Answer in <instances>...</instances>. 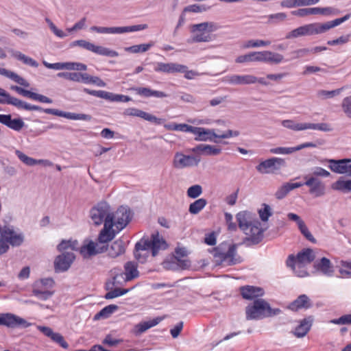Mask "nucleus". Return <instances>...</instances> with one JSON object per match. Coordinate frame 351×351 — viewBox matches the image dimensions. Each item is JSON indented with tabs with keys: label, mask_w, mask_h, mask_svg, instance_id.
Instances as JSON below:
<instances>
[{
	"label": "nucleus",
	"mask_w": 351,
	"mask_h": 351,
	"mask_svg": "<svg viewBox=\"0 0 351 351\" xmlns=\"http://www.w3.org/2000/svg\"><path fill=\"white\" fill-rule=\"evenodd\" d=\"M239 228L246 235L248 241L253 244H258L263 238L265 228L255 215L248 211H241L237 215Z\"/></svg>",
	"instance_id": "nucleus-1"
},
{
	"label": "nucleus",
	"mask_w": 351,
	"mask_h": 351,
	"mask_svg": "<svg viewBox=\"0 0 351 351\" xmlns=\"http://www.w3.org/2000/svg\"><path fill=\"white\" fill-rule=\"evenodd\" d=\"M237 245L223 242L213 248L210 252L213 254L216 265L231 266L242 263V258L238 254Z\"/></svg>",
	"instance_id": "nucleus-2"
},
{
	"label": "nucleus",
	"mask_w": 351,
	"mask_h": 351,
	"mask_svg": "<svg viewBox=\"0 0 351 351\" xmlns=\"http://www.w3.org/2000/svg\"><path fill=\"white\" fill-rule=\"evenodd\" d=\"M110 243V234L106 230H101L96 242L86 239L80 248V253L84 258H88L108 250Z\"/></svg>",
	"instance_id": "nucleus-3"
},
{
	"label": "nucleus",
	"mask_w": 351,
	"mask_h": 351,
	"mask_svg": "<svg viewBox=\"0 0 351 351\" xmlns=\"http://www.w3.org/2000/svg\"><path fill=\"white\" fill-rule=\"evenodd\" d=\"M220 25L214 21H205L191 25L190 31L191 36L188 43H208L213 40L212 33L219 29Z\"/></svg>",
	"instance_id": "nucleus-4"
},
{
	"label": "nucleus",
	"mask_w": 351,
	"mask_h": 351,
	"mask_svg": "<svg viewBox=\"0 0 351 351\" xmlns=\"http://www.w3.org/2000/svg\"><path fill=\"white\" fill-rule=\"evenodd\" d=\"M281 313L280 308H272L269 304L263 299H256L253 304L246 307L245 314L247 320L261 319Z\"/></svg>",
	"instance_id": "nucleus-5"
},
{
	"label": "nucleus",
	"mask_w": 351,
	"mask_h": 351,
	"mask_svg": "<svg viewBox=\"0 0 351 351\" xmlns=\"http://www.w3.org/2000/svg\"><path fill=\"white\" fill-rule=\"evenodd\" d=\"M235 61L237 63L259 62L278 64L284 62V56L271 51H253L238 56Z\"/></svg>",
	"instance_id": "nucleus-6"
},
{
	"label": "nucleus",
	"mask_w": 351,
	"mask_h": 351,
	"mask_svg": "<svg viewBox=\"0 0 351 351\" xmlns=\"http://www.w3.org/2000/svg\"><path fill=\"white\" fill-rule=\"evenodd\" d=\"M133 213L128 206H121L111 214V241L131 221Z\"/></svg>",
	"instance_id": "nucleus-7"
},
{
	"label": "nucleus",
	"mask_w": 351,
	"mask_h": 351,
	"mask_svg": "<svg viewBox=\"0 0 351 351\" xmlns=\"http://www.w3.org/2000/svg\"><path fill=\"white\" fill-rule=\"evenodd\" d=\"M89 217L95 226L104 223L102 230H106V234H110V206L106 201H101L91 208Z\"/></svg>",
	"instance_id": "nucleus-8"
},
{
	"label": "nucleus",
	"mask_w": 351,
	"mask_h": 351,
	"mask_svg": "<svg viewBox=\"0 0 351 351\" xmlns=\"http://www.w3.org/2000/svg\"><path fill=\"white\" fill-rule=\"evenodd\" d=\"M53 285L54 281L51 278L38 280L32 285V293L40 300H47L53 294L51 290Z\"/></svg>",
	"instance_id": "nucleus-9"
},
{
	"label": "nucleus",
	"mask_w": 351,
	"mask_h": 351,
	"mask_svg": "<svg viewBox=\"0 0 351 351\" xmlns=\"http://www.w3.org/2000/svg\"><path fill=\"white\" fill-rule=\"evenodd\" d=\"M27 110H42L47 114L64 117L71 120L90 121L91 119V117L88 114L64 112L54 108L43 109L40 106L31 105L29 104H27Z\"/></svg>",
	"instance_id": "nucleus-10"
},
{
	"label": "nucleus",
	"mask_w": 351,
	"mask_h": 351,
	"mask_svg": "<svg viewBox=\"0 0 351 351\" xmlns=\"http://www.w3.org/2000/svg\"><path fill=\"white\" fill-rule=\"evenodd\" d=\"M147 243V247L151 250L152 255L156 256L160 251L165 250L169 247V244L158 231L152 233L150 237H143Z\"/></svg>",
	"instance_id": "nucleus-11"
},
{
	"label": "nucleus",
	"mask_w": 351,
	"mask_h": 351,
	"mask_svg": "<svg viewBox=\"0 0 351 351\" xmlns=\"http://www.w3.org/2000/svg\"><path fill=\"white\" fill-rule=\"evenodd\" d=\"M285 166L283 158L273 157L261 162L256 167V170L262 174L273 173Z\"/></svg>",
	"instance_id": "nucleus-12"
},
{
	"label": "nucleus",
	"mask_w": 351,
	"mask_h": 351,
	"mask_svg": "<svg viewBox=\"0 0 351 351\" xmlns=\"http://www.w3.org/2000/svg\"><path fill=\"white\" fill-rule=\"evenodd\" d=\"M200 160L192 155H185L182 152H178L173 159V166L178 169L197 166Z\"/></svg>",
	"instance_id": "nucleus-13"
},
{
	"label": "nucleus",
	"mask_w": 351,
	"mask_h": 351,
	"mask_svg": "<svg viewBox=\"0 0 351 351\" xmlns=\"http://www.w3.org/2000/svg\"><path fill=\"white\" fill-rule=\"evenodd\" d=\"M1 236L8 245L13 247L21 245L24 241V235L20 231L14 230L13 227L4 226L1 228Z\"/></svg>",
	"instance_id": "nucleus-14"
},
{
	"label": "nucleus",
	"mask_w": 351,
	"mask_h": 351,
	"mask_svg": "<svg viewBox=\"0 0 351 351\" xmlns=\"http://www.w3.org/2000/svg\"><path fill=\"white\" fill-rule=\"evenodd\" d=\"M45 21L49 25V29L53 33V34L59 38H66L69 34L82 29L86 25V18H82L78 22L75 23L71 27H69L66 29V32L58 28L56 25L48 18L45 19Z\"/></svg>",
	"instance_id": "nucleus-15"
},
{
	"label": "nucleus",
	"mask_w": 351,
	"mask_h": 351,
	"mask_svg": "<svg viewBox=\"0 0 351 351\" xmlns=\"http://www.w3.org/2000/svg\"><path fill=\"white\" fill-rule=\"evenodd\" d=\"M137 264L134 262H128L124 265L125 271L120 275H117L113 278L112 284L115 285L119 282V279H122L124 282L130 281L134 278H136L139 272L137 269Z\"/></svg>",
	"instance_id": "nucleus-16"
},
{
	"label": "nucleus",
	"mask_w": 351,
	"mask_h": 351,
	"mask_svg": "<svg viewBox=\"0 0 351 351\" xmlns=\"http://www.w3.org/2000/svg\"><path fill=\"white\" fill-rule=\"evenodd\" d=\"M31 325L32 324L27 322L25 319L12 313H1V326H5L9 328H15L17 326L27 328Z\"/></svg>",
	"instance_id": "nucleus-17"
},
{
	"label": "nucleus",
	"mask_w": 351,
	"mask_h": 351,
	"mask_svg": "<svg viewBox=\"0 0 351 351\" xmlns=\"http://www.w3.org/2000/svg\"><path fill=\"white\" fill-rule=\"evenodd\" d=\"M43 64L47 69L54 70L86 71L87 69L86 64L75 62L49 63L43 60Z\"/></svg>",
	"instance_id": "nucleus-18"
},
{
	"label": "nucleus",
	"mask_w": 351,
	"mask_h": 351,
	"mask_svg": "<svg viewBox=\"0 0 351 351\" xmlns=\"http://www.w3.org/2000/svg\"><path fill=\"white\" fill-rule=\"evenodd\" d=\"M328 167L336 173L349 176L351 174V159L328 160Z\"/></svg>",
	"instance_id": "nucleus-19"
},
{
	"label": "nucleus",
	"mask_w": 351,
	"mask_h": 351,
	"mask_svg": "<svg viewBox=\"0 0 351 351\" xmlns=\"http://www.w3.org/2000/svg\"><path fill=\"white\" fill-rule=\"evenodd\" d=\"M286 265L298 277L303 278L308 276L306 265L300 263L293 254H290L287 261Z\"/></svg>",
	"instance_id": "nucleus-20"
},
{
	"label": "nucleus",
	"mask_w": 351,
	"mask_h": 351,
	"mask_svg": "<svg viewBox=\"0 0 351 351\" xmlns=\"http://www.w3.org/2000/svg\"><path fill=\"white\" fill-rule=\"evenodd\" d=\"M350 16V14H347L341 18L336 19L326 23H314L315 35L324 34L330 29L341 25L343 22L348 21Z\"/></svg>",
	"instance_id": "nucleus-21"
},
{
	"label": "nucleus",
	"mask_w": 351,
	"mask_h": 351,
	"mask_svg": "<svg viewBox=\"0 0 351 351\" xmlns=\"http://www.w3.org/2000/svg\"><path fill=\"white\" fill-rule=\"evenodd\" d=\"M124 114L126 116L141 117L156 125H161L165 122V119H163L158 118L154 115L135 108H130L126 109L124 111Z\"/></svg>",
	"instance_id": "nucleus-22"
},
{
	"label": "nucleus",
	"mask_w": 351,
	"mask_h": 351,
	"mask_svg": "<svg viewBox=\"0 0 351 351\" xmlns=\"http://www.w3.org/2000/svg\"><path fill=\"white\" fill-rule=\"evenodd\" d=\"M193 134L195 136V140L196 141H210L214 143H217L218 141L215 139L217 138V134L215 132L214 129H208L205 128L201 127H194Z\"/></svg>",
	"instance_id": "nucleus-23"
},
{
	"label": "nucleus",
	"mask_w": 351,
	"mask_h": 351,
	"mask_svg": "<svg viewBox=\"0 0 351 351\" xmlns=\"http://www.w3.org/2000/svg\"><path fill=\"white\" fill-rule=\"evenodd\" d=\"M73 252H66L58 256L54 261V267L57 272L66 271L75 259Z\"/></svg>",
	"instance_id": "nucleus-24"
},
{
	"label": "nucleus",
	"mask_w": 351,
	"mask_h": 351,
	"mask_svg": "<svg viewBox=\"0 0 351 351\" xmlns=\"http://www.w3.org/2000/svg\"><path fill=\"white\" fill-rule=\"evenodd\" d=\"M304 178L306 180L304 185L309 187V193L315 197H320L325 193V185L317 178L314 176L308 177L305 176Z\"/></svg>",
	"instance_id": "nucleus-25"
},
{
	"label": "nucleus",
	"mask_w": 351,
	"mask_h": 351,
	"mask_svg": "<svg viewBox=\"0 0 351 351\" xmlns=\"http://www.w3.org/2000/svg\"><path fill=\"white\" fill-rule=\"evenodd\" d=\"M37 329L41 332L45 336L50 338V339L60 345L62 348L67 349L69 348L68 343L64 340L63 336L59 333L54 332L52 328L48 326H37Z\"/></svg>",
	"instance_id": "nucleus-26"
},
{
	"label": "nucleus",
	"mask_w": 351,
	"mask_h": 351,
	"mask_svg": "<svg viewBox=\"0 0 351 351\" xmlns=\"http://www.w3.org/2000/svg\"><path fill=\"white\" fill-rule=\"evenodd\" d=\"M71 47H80L99 55H108L109 51L101 46L95 45L85 40H77L71 43Z\"/></svg>",
	"instance_id": "nucleus-27"
},
{
	"label": "nucleus",
	"mask_w": 351,
	"mask_h": 351,
	"mask_svg": "<svg viewBox=\"0 0 351 351\" xmlns=\"http://www.w3.org/2000/svg\"><path fill=\"white\" fill-rule=\"evenodd\" d=\"M287 217L289 220L295 221L297 223L298 228L300 230L301 234L309 241L315 243L316 240L312 235L309 230L308 229L304 221L300 218V217L295 213H289L287 214Z\"/></svg>",
	"instance_id": "nucleus-28"
},
{
	"label": "nucleus",
	"mask_w": 351,
	"mask_h": 351,
	"mask_svg": "<svg viewBox=\"0 0 351 351\" xmlns=\"http://www.w3.org/2000/svg\"><path fill=\"white\" fill-rule=\"evenodd\" d=\"M253 75H230L224 77V82L232 85L254 84Z\"/></svg>",
	"instance_id": "nucleus-29"
},
{
	"label": "nucleus",
	"mask_w": 351,
	"mask_h": 351,
	"mask_svg": "<svg viewBox=\"0 0 351 351\" xmlns=\"http://www.w3.org/2000/svg\"><path fill=\"white\" fill-rule=\"evenodd\" d=\"M147 243L141 239L135 245L134 257L140 263H145L149 257L151 250L147 247Z\"/></svg>",
	"instance_id": "nucleus-30"
},
{
	"label": "nucleus",
	"mask_w": 351,
	"mask_h": 351,
	"mask_svg": "<svg viewBox=\"0 0 351 351\" xmlns=\"http://www.w3.org/2000/svg\"><path fill=\"white\" fill-rule=\"evenodd\" d=\"M11 88L14 90H15L17 93L24 96L27 97L28 98H30L33 100L40 101L41 103H46V104H51L52 100L49 99V97L40 95L36 93H33L32 91L25 90L21 87L17 86H12Z\"/></svg>",
	"instance_id": "nucleus-31"
},
{
	"label": "nucleus",
	"mask_w": 351,
	"mask_h": 351,
	"mask_svg": "<svg viewBox=\"0 0 351 351\" xmlns=\"http://www.w3.org/2000/svg\"><path fill=\"white\" fill-rule=\"evenodd\" d=\"M191 151L193 153L202 154L204 156H217L221 153V149L211 145L200 144L194 147Z\"/></svg>",
	"instance_id": "nucleus-32"
},
{
	"label": "nucleus",
	"mask_w": 351,
	"mask_h": 351,
	"mask_svg": "<svg viewBox=\"0 0 351 351\" xmlns=\"http://www.w3.org/2000/svg\"><path fill=\"white\" fill-rule=\"evenodd\" d=\"M184 67L183 64L178 63H163L157 62L154 66L156 72H161L165 73H178V71H184Z\"/></svg>",
	"instance_id": "nucleus-33"
},
{
	"label": "nucleus",
	"mask_w": 351,
	"mask_h": 351,
	"mask_svg": "<svg viewBox=\"0 0 351 351\" xmlns=\"http://www.w3.org/2000/svg\"><path fill=\"white\" fill-rule=\"evenodd\" d=\"M311 301L310 298L305 294L299 295L295 300L291 302L287 308L293 311H298V310L304 308L307 309L311 306Z\"/></svg>",
	"instance_id": "nucleus-34"
},
{
	"label": "nucleus",
	"mask_w": 351,
	"mask_h": 351,
	"mask_svg": "<svg viewBox=\"0 0 351 351\" xmlns=\"http://www.w3.org/2000/svg\"><path fill=\"white\" fill-rule=\"evenodd\" d=\"M241 294L246 300H254L264 295V290L258 287L245 286L240 288Z\"/></svg>",
	"instance_id": "nucleus-35"
},
{
	"label": "nucleus",
	"mask_w": 351,
	"mask_h": 351,
	"mask_svg": "<svg viewBox=\"0 0 351 351\" xmlns=\"http://www.w3.org/2000/svg\"><path fill=\"white\" fill-rule=\"evenodd\" d=\"M312 323L313 319L311 317L300 320L299 324L295 328L294 335L298 338L304 337L310 330Z\"/></svg>",
	"instance_id": "nucleus-36"
},
{
	"label": "nucleus",
	"mask_w": 351,
	"mask_h": 351,
	"mask_svg": "<svg viewBox=\"0 0 351 351\" xmlns=\"http://www.w3.org/2000/svg\"><path fill=\"white\" fill-rule=\"evenodd\" d=\"M0 104L12 105L19 109L27 110V103L16 97H12L5 90L4 91L2 96L0 97Z\"/></svg>",
	"instance_id": "nucleus-37"
},
{
	"label": "nucleus",
	"mask_w": 351,
	"mask_h": 351,
	"mask_svg": "<svg viewBox=\"0 0 351 351\" xmlns=\"http://www.w3.org/2000/svg\"><path fill=\"white\" fill-rule=\"evenodd\" d=\"M300 262L307 265L311 263L317 256V251L311 248H304L295 256Z\"/></svg>",
	"instance_id": "nucleus-38"
},
{
	"label": "nucleus",
	"mask_w": 351,
	"mask_h": 351,
	"mask_svg": "<svg viewBox=\"0 0 351 351\" xmlns=\"http://www.w3.org/2000/svg\"><path fill=\"white\" fill-rule=\"evenodd\" d=\"M315 269L320 271L324 275L330 276L333 274V268L330 261L327 258H322L319 261L314 264Z\"/></svg>",
	"instance_id": "nucleus-39"
},
{
	"label": "nucleus",
	"mask_w": 351,
	"mask_h": 351,
	"mask_svg": "<svg viewBox=\"0 0 351 351\" xmlns=\"http://www.w3.org/2000/svg\"><path fill=\"white\" fill-rule=\"evenodd\" d=\"M132 90L135 91L137 95L144 97H154L157 98H162L167 96V95L164 92L152 90L147 87H136L133 88Z\"/></svg>",
	"instance_id": "nucleus-40"
},
{
	"label": "nucleus",
	"mask_w": 351,
	"mask_h": 351,
	"mask_svg": "<svg viewBox=\"0 0 351 351\" xmlns=\"http://www.w3.org/2000/svg\"><path fill=\"white\" fill-rule=\"evenodd\" d=\"M332 189L348 193L351 191V174L349 176H341L332 184Z\"/></svg>",
	"instance_id": "nucleus-41"
},
{
	"label": "nucleus",
	"mask_w": 351,
	"mask_h": 351,
	"mask_svg": "<svg viewBox=\"0 0 351 351\" xmlns=\"http://www.w3.org/2000/svg\"><path fill=\"white\" fill-rule=\"evenodd\" d=\"M0 75L5 76L24 87H29V83L16 73L0 67Z\"/></svg>",
	"instance_id": "nucleus-42"
},
{
	"label": "nucleus",
	"mask_w": 351,
	"mask_h": 351,
	"mask_svg": "<svg viewBox=\"0 0 351 351\" xmlns=\"http://www.w3.org/2000/svg\"><path fill=\"white\" fill-rule=\"evenodd\" d=\"M9 51L10 52L12 57L21 61L23 64L35 68L38 66V63L35 60L22 53L21 51L14 49H10Z\"/></svg>",
	"instance_id": "nucleus-43"
},
{
	"label": "nucleus",
	"mask_w": 351,
	"mask_h": 351,
	"mask_svg": "<svg viewBox=\"0 0 351 351\" xmlns=\"http://www.w3.org/2000/svg\"><path fill=\"white\" fill-rule=\"evenodd\" d=\"M165 316L163 317H157L152 319H149L147 321H144L140 322L136 326V329L138 332L143 333L145 332L147 330L158 325L161 321L165 319Z\"/></svg>",
	"instance_id": "nucleus-44"
},
{
	"label": "nucleus",
	"mask_w": 351,
	"mask_h": 351,
	"mask_svg": "<svg viewBox=\"0 0 351 351\" xmlns=\"http://www.w3.org/2000/svg\"><path fill=\"white\" fill-rule=\"evenodd\" d=\"M148 27L147 24H139L127 27H111V34H123L126 32H138L146 29Z\"/></svg>",
	"instance_id": "nucleus-45"
},
{
	"label": "nucleus",
	"mask_w": 351,
	"mask_h": 351,
	"mask_svg": "<svg viewBox=\"0 0 351 351\" xmlns=\"http://www.w3.org/2000/svg\"><path fill=\"white\" fill-rule=\"evenodd\" d=\"M127 242L124 241L121 238L114 241L111 244V257H117L125 251Z\"/></svg>",
	"instance_id": "nucleus-46"
},
{
	"label": "nucleus",
	"mask_w": 351,
	"mask_h": 351,
	"mask_svg": "<svg viewBox=\"0 0 351 351\" xmlns=\"http://www.w3.org/2000/svg\"><path fill=\"white\" fill-rule=\"evenodd\" d=\"M280 123L284 128L295 132L307 130V123H299L293 119L282 120Z\"/></svg>",
	"instance_id": "nucleus-47"
},
{
	"label": "nucleus",
	"mask_w": 351,
	"mask_h": 351,
	"mask_svg": "<svg viewBox=\"0 0 351 351\" xmlns=\"http://www.w3.org/2000/svg\"><path fill=\"white\" fill-rule=\"evenodd\" d=\"M206 204L207 202L205 199H198L190 204L189 211L193 215L197 214L206 206Z\"/></svg>",
	"instance_id": "nucleus-48"
},
{
	"label": "nucleus",
	"mask_w": 351,
	"mask_h": 351,
	"mask_svg": "<svg viewBox=\"0 0 351 351\" xmlns=\"http://www.w3.org/2000/svg\"><path fill=\"white\" fill-rule=\"evenodd\" d=\"M153 45L154 43H150L146 44L133 45L131 47H125L124 49L125 51L132 53H143L148 51Z\"/></svg>",
	"instance_id": "nucleus-49"
},
{
	"label": "nucleus",
	"mask_w": 351,
	"mask_h": 351,
	"mask_svg": "<svg viewBox=\"0 0 351 351\" xmlns=\"http://www.w3.org/2000/svg\"><path fill=\"white\" fill-rule=\"evenodd\" d=\"M347 88V86H342L341 88L332 90H320L317 92V96L318 97L321 99H328V98H332L337 95H339L341 94V93L345 90Z\"/></svg>",
	"instance_id": "nucleus-50"
},
{
	"label": "nucleus",
	"mask_w": 351,
	"mask_h": 351,
	"mask_svg": "<svg viewBox=\"0 0 351 351\" xmlns=\"http://www.w3.org/2000/svg\"><path fill=\"white\" fill-rule=\"evenodd\" d=\"M71 249L77 250L78 249V242L76 240H62L58 245V250L60 252Z\"/></svg>",
	"instance_id": "nucleus-51"
},
{
	"label": "nucleus",
	"mask_w": 351,
	"mask_h": 351,
	"mask_svg": "<svg viewBox=\"0 0 351 351\" xmlns=\"http://www.w3.org/2000/svg\"><path fill=\"white\" fill-rule=\"evenodd\" d=\"M269 24H277L286 20L287 14L285 12L271 14L265 16Z\"/></svg>",
	"instance_id": "nucleus-52"
},
{
	"label": "nucleus",
	"mask_w": 351,
	"mask_h": 351,
	"mask_svg": "<svg viewBox=\"0 0 351 351\" xmlns=\"http://www.w3.org/2000/svg\"><path fill=\"white\" fill-rule=\"evenodd\" d=\"M270 45L271 42L269 40H250L244 44L243 47L247 49L252 47H267Z\"/></svg>",
	"instance_id": "nucleus-53"
},
{
	"label": "nucleus",
	"mask_w": 351,
	"mask_h": 351,
	"mask_svg": "<svg viewBox=\"0 0 351 351\" xmlns=\"http://www.w3.org/2000/svg\"><path fill=\"white\" fill-rule=\"evenodd\" d=\"M307 130H319L323 132H330L332 130L330 125L326 123H307Z\"/></svg>",
	"instance_id": "nucleus-54"
},
{
	"label": "nucleus",
	"mask_w": 351,
	"mask_h": 351,
	"mask_svg": "<svg viewBox=\"0 0 351 351\" xmlns=\"http://www.w3.org/2000/svg\"><path fill=\"white\" fill-rule=\"evenodd\" d=\"M341 108L344 114L351 119V96H348L343 99Z\"/></svg>",
	"instance_id": "nucleus-55"
},
{
	"label": "nucleus",
	"mask_w": 351,
	"mask_h": 351,
	"mask_svg": "<svg viewBox=\"0 0 351 351\" xmlns=\"http://www.w3.org/2000/svg\"><path fill=\"white\" fill-rule=\"evenodd\" d=\"M186 193L191 198H197L202 193V188L199 184L193 185L188 189Z\"/></svg>",
	"instance_id": "nucleus-56"
},
{
	"label": "nucleus",
	"mask_w": 351,
	"mask_h": 351,
	"mask_svg": "<svg viewBox=\"0 0 351 351\" xmlns=\"http://www.w3.org/2000/svg\"><path fill=\"white\" fill-rule=\"evenodd\" d=\"M16 156L18 157V158L25 165L27 166H33L34 159L32 157H29L21 151L16 149L14 152Z\"/></svg>",
	"instance_id": "nucleus-57"
},
{
	"label": "nucleus",
	"mask_w": 351,
	"mask_h": 351,
	"mask_svg": "<svg viewBox=\"0 0 351 351\" xmlns=\"http://www.w3.org/2000/svg\"><path fill=\"white\" fill-rule=\"evenodd\" d=\"M269 152L273 154H281V155H288L291 154L294 152V147H278L271 148L269 149Z\"/></svg>",
	"instance_id": "nucleus-58"
},
{
	"label": "nucleus",
	"mask_w": 351,
	"mask_h": 351,
	"mask_svg": "<svg viewBox=\"0 0 351 351\" xmlns=\"http://www.w3.org/2000/svg\"><path fill=\"white\" fill-rule=\"evenodd\" d=\"M350 36L351 34L343 35L336 39L328 40L327 44L330 46L344 45L350 41Z\"/></svg>",
	"instance_id": "nucleus-59"
},
{
	"label": "nucleus",
	"mask_w": 351,
	"mask_h": 351,
	"mask_svg": "<svg viewBox=\"0 0 351 351\" xmlns=\"http://www.w3.org/2000/svg\"><path fill=\"white\" fill-rule=\"evenodd\" d=\"M176 264V265H172L168 268L171 269H186L191 267V262L188 259L178 258Z\"/></svg>",
	"instance_id": "nucleus-60"
},
{
	"label": "nucleus",
	"mask_w": 351,
	"mask_h": 351,
	"mask_svg": "<svg viewBox=\"0 0 351 351\" xmlns=\"http://www.w3.org/2000/svg\"><path fill=\"white\" fill-rule=\"evenodd\" d=\"M330 323L337 325L351 324V314L344 315L339 318L331 319Z\"/></svg>",
	"instance_id": "nucleus-61"
},
{
	"label": "nucleus",
	"mask_w": 351,
	"mask_h": 351,
	"mask_svg": "<svg viewBox=\"0 0 351 351\" xmlns=\"http://www.w3.org/2000/svg\"><path fill=\"white\" fill-rule=\"evenodd\" d=\"M258 214L261 219L263 221H267L269 217L271 215V208L269 205L264 204L263 208L258 210Z\"/></svg>",
	"instance_id": "nucleus-62"
},
{
	"label": "nucleus",
	"mask_w": 351,
	"mask_h": 351,
	"mask_svg": "<svg viewBox=\"0 0 351 351\" xmlns=\"http://www.w3.org/2000/svg\"><path fill=\"white\" fill-rule=\"evenodd\" d=\"M83 91L90 95L95 96L99 98L110 99V94L108 92L104 90H93L88 88H84Z\"/></svg>",
	"instance_id": "nucleus-63"
},
{
	"label": "nucleus",
	"mask_w": 351,
	"mask_h": 351,
	"mask_svg": "<svg viewBox=\"0 0 351 351\" xmlns=\"http://www.w3.org/2000/svg\"><path fill=\"white\" fill-rule=\"evenodd\" d=\"M305 36L304 27L300 26L296 29H294L293 30L291 31L286 35L287 39H291V38H295L300 36Z\"/></svg>",
	"instance_id": "nucleus-64"
}]
</instances>
